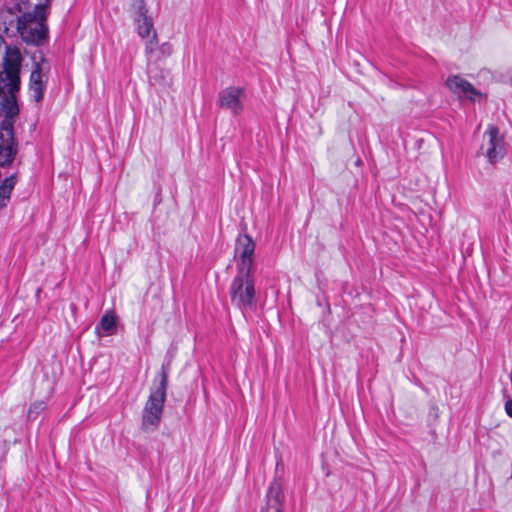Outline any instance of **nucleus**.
<instances>
[{
  "instance_id": "aec40b11",
  "label": "nucleus",
  "mask_w": 512,
  "mask_h": 512,
  "mask_svg": "<svg viewBox=\"0 0 512 512\" xmlns=\"http://www.w3.org/2000/svg\"><path fill=\"white\" fill-rule=\"evenodd\" d=\"M162 57H169L173 53V46L169 42L162 43L158 48Z\"/></svg>"
},
{
  "instance_id": "f8f14e48",
  "label": "nucleus",
  "mask_w": 512,
  "mask_h": 512,
  "mask_svg": "<svg viewBox=\"0 0 512 512\" xmlns=\"http://www.w3.org/2000/svg\"><path fill=\"white\" fill-rule=\"evenodd\" d=\"M15 8L22 14H35L40 18H46L50 9L51 0H14Z\"/></svg>"
},
{
  "instance_id": "7ed1b4c3",
  "label": "nucleus",
  "mask_w": 512,
  "mask_h": 512,
  "mask_svg": "<svg viewBox=\"0 0 512 512\" xmlns=\"http://www.w3.org/2000/svg\"><path fill=\"white\" fill-rule=\"evenodd\" d=\"M21 63L19 48L7 45L0 35V96L16 95L19 91Z\"/></svg>"
},
{
  "instance_id": "4468645a",
  "label": "nucleus",
  "mask_w": 512,
  "mask_h": 512,
  "mask_svg": "<svg viewBox=\"0 0 512 512\" xmlns=\"http://www.w3.org/2000/svg\"><path fill=\"white\" fill-rule=\"evenodd\" d=\"M147 75L151 85L164 86L167 84L168 73L156 62H147Z\"/></svg>"
},
{
  "instance_id": "2eb2a0df",
  "label": "nucleus",
  "mask_w": 512,
  "mask_h": 512,
  "mask_svg": "<svg viewBox=\"0 0 512 512\" xmlns=\"http://www.w3.org/2000/svg\"><path fill=\"white\" fill-rule=\"evenodd\" d=\"M254 271V256H249L247 258L239 257L237 262V274L235 277L254 279Z\"/></svg>"
},
{
  "instance_id": "423d86ee",
  "label": "nucleus",
  "mask_w": 512,
  "mask_h": 512,
  "mask_svg": "<svg viewBox=\"0 0 512 512\" xmlns=\"http://www.w3.org/2000/svg\"><path fill=\"white\" fill-rule=\"evenodd\" d=\"M133 20L136 24L137 34L142 39L148 38L155 31L152 18L148 15V9L144 0H133Z\"/></svg>"
},
{
  "instance_id": "ddd939ff",
  "label": "nucleus",
  "mask_w": 512,
  "mask_h": 512,
  "mask_svg": "<svg viewBox=\"0 0 512 512\" xmlns=\"http://www.w3.org/2000/svg\"><path fill=\"white\" fill-rule=\"evenodd\" d=\"M255 242L248 234H242L237 237L235 253L240 258L254 256Z\"/></svg>"
},
{
  "instance_id": "412c9836",
  "label": "nucleus",
  "mask_w": 512,
  "mask_h": 512,
  "mask_svg": "<svg viewBox=\"0 0 512 512\" xmlns=\"http://www.w3.org/2000/svg\"><path fill=\"white\" fill-rule=\"evenodd\" d=\"M505 411L507 413V415L512 418V398L508 399L506 402H505Z\"/></svg>"
},
{
  "instance_id": "9b49d317",
  "label": "nucleus",
  "mask_w": 512,
  "mask_h": 512,
  "mask_svg": "<svg viewBox=\"0 0 512 512\" xmlns=\"http://www.w3.org/2000/svg\"><path fill=\"white\" fill-rule=\"evenodd\" d=\"M34 64L29 79V93L32 100L39 103L43 100L46 82L43 81V69L39 62L33 58Z\"/></svg>"
},
{
  "instance_id": "a211bd4d",
  "label": "nucleus",
  "mask_w": 512,
  "mask_h": 512,
  "mask_svg": "<svg viewBox=\"0 0 512 512\" xmlns=\"http://www.w3.org/2000/svg\"><path fill=\"white\" fill-rule=\"evenodd\" d=\"M116 325V318L112 313H106L101 317L99 326L105 332L111 334Z\"/></svg>"
},
{
  "instance_id": "20e7f679",
  "label": "nucleus",
  "mask_w": 512,
  "mask_h": 512,
  "mask_svg": "<svg viewBox=\"0 0 512 512\" xmlns=\"http://www.w3.org/2000/svg\"><path fill=\"white\" fill-rule=\"evenodd\" d=\"M16 29L27 44L41 46L48 38L46 18H40L35 14L24 13L18 17Z\"/></svg>"
},
{
  "instance_id": "6ab92c4d",
  "label": "nucleus",
  "mask_w": 512,
  "mask_h": 512,
  "mask_svg": "<svg viewBox=\"0 0 512 512\" xmlns=\"http://www.w3.org/2000/svg\"><path fill=\"white\" fill-rule=\"evenodd\" d=\"M46 409V403L44 401H37L31 404L28 411V419H36V417Z\"/></svg>"
},
{
  "instance_id": "0eeeda50",
  "label": "nucleus",
  "mask_w": 512,
  "mask_h": 512,
  "mask_svg": "<svg viewBox=\"0 0 512 512\" xmlns=\"http://www.w3.org/2000/svg\"><path fill=\"white\" fill-rule=\"evenodd\" d=\"M488 137L487 141H484L481 149L488 158L490 163H495L504 156L503 141L499 138V129L495 126H490L484 133V139Z\"/></svg>"
},
{
  "instance_id": "1a4fd4ad",
  "label": "nucleus",
  "mask_w": 512,
  "mask_h": 512,
  "mask_svg": "<svg viewBox=\"0 0 512 512\" xmlns=\"http://www.w3.org/2000/svg\"><path fill=\"white\" fill-rule=\"evenodd\" d=\"M284 499L282 483L275 478L268 487L265 505L261 508V512H282Z\"/></svg>"
},
{
  "instance_id": "6e6552de",
  "label": "nucleus",
  "mask_w": 512,
  "mask_h": 512,
  "mask_svg": "<svg viewBox=\"0 0 512 512\" xmlns=\"http://www.w3.org/2000/svg\"><path fill=\"white\" fill-rule=\"evenodd\" d=\"M243 93L244 90L240 87H227L219 92L218 105L230 110L234 115H239L243 111V104L241 102Z\"/></svg>"
},
{
  "instance_id": "f3484780",
  "label": "nucleus",
  "mask_w": 512,
  "mask_h": 512,
  "mask_svg": "<svg viewBox=\"0 0 512 512\" xmlns=\"http://www.w3.org/2000/svg\"><path fill=\"white\" fill-rule=\"evenodd\" d=\"M145 41V56L147 58V62L152 61L153 53L156 50V47L158 46V37L157 33L154 32L151 37L149 36L146 38Z\"/></svg>"
},
{
  "instance_id": "9d476101",
  "label": "nucleus",
  "mask_w": 512,
  "mask_h": 512,
  "mask_svg": "<svg viewBox=\"0 0 512 512\" xmlns=\"http://www.w3.org/2000/svg\"><path fill=\"white\" fill-rule=\"evenodd\" d=\"M447 88L459 98L475 100L481 93L467 80L460 75H451L446 80Z\"/></svg>"
},
{
  "instance_id": "f257e3e1",
  "label": "nucleus",
  "mask_w": 512,
  "mask_h": 512,
  "mask_svg": "<svg viewBox=\"0 0 512 512\" xmlns=\"http://www.w3.org/2000/svg\"><path fill=\"white\" fill-rule=\"evenodd\" d=\"M4 118L0 123V166H10L18 153V141L14 134L15 119L19 115L16 95L0 96Z\"/></svg>"
},
{
  "instance_id": "f03ea898",
  "label": "nucleus",
  "mask_w": 512,
  "mask_h": 512,
  "mask_svg": "<svg viewBox=\"0 0 512 512\" xmlns=\"http://www.w3.org/2000/svg\"><path fill=\"white\" fill-rule=\"evenodd\" d=\"M169 363L163 364L159 379L153 381L149 397L142 410L141 430L150 433L158 429L161 423L168 388Z\"/></svg>"
},
{
  "instance_id": "39448f33",
  "label": "nucleus",
  "mask_w": 512,
  "mask_h": 512,
  "mask_svg": "<svg viewBox=\"0 0 512 512\" xmlns=\"http://www.w3.org/2000/svg\"><path fill=\"white\" fill-rule=\"evenodd\" d=\"M229 296L232 305L242 312L253 309L256 306L255 280L234 277L229 287Z\"/></svg>"
},
{
  "instance_id": "dca6fc26",
  "label": "nucleus",
  "mask_w": 512,
  "mask_h": 512,
  "mask_svg": "<svg viewBox=\"0 0 512 512\" xmlns=\"http://www.w3.org/2000/svg\"><path fill=\"white\" fill-rule=\"evenodd\" d=\"M16 184V176L11 175L6 177L0 185V209L5 208L9 201L12 190Z\"/></svg>"
}]
</instances>
